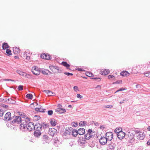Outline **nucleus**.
Returning a JSON list of instances; mask_svg holds the SVG:
<instances>
[{"label":"nucleus","instance_id":"1","mask_svg":"<svg viewBox=\"0 0 150 150\" xmlns=\"http://www.w3.org/2000/svg\"><path fill=\"white\" fill-rule=\"evenodd\" d=\"M135 132L136 134L137 139L140 140H142L144 139L145 136V134L144 132L138 130L135 131Z\"/></svg>","mask_w":150,"mask_h":150},{"label":"nucleus","instance_id":"2","mask_svg":"<svg viewBox=\"0 0 150 150\" xmlns=\"http://www.w3.org/2000/svg\"><path fill=\"white\" fill-rule=\"evenodd\" d=\"M21 119L19 116H14L13 119L12 121L13 124L15 123H20L21 122Z\"/></svg>","mask_w":150,"mask_h":150},{"label":"nucleus","instance_id":"3","mask_svg":"<svg viewBox=\"0 0 150 150\" xmlns=\"http://www.w3.org/2000/svg\"><path fill=\"white\" fill-rule=\"evenodd\" d=\"M49 68L54 73H57L59 72V68L57 66L51 65L49 66Z\"/></svg>","mask_w":150,"mask_h":150},{"label":"nucleus","instance_id":"4","mask_svg":"<svg viewBox=\"0 0 150 150\" xmlns=\"http://www.w3.org/2000/svg\"><path fill=\"white\" fill-rule=\"evenodd\" d=\"M27 129L29 131H31L34 130L35 127L34 124L32 122H29L26 125Z\"/></svg>","mask_w":150,"mask_h":150},{"label":"nucleus","instance_id":"5","mask_svg":"<svg viewBox=\"0 0 150 150\" xmlns=\"http://www.w3.org/2000/svg\"><path fill=\"white\" fill-rule=\"evenodd\" d=\"M32 73L35 75H38L40 74V71L38 67L36 66L33 67L32 69Z\"/></svg>","mask_w":150,"mask_h":150},{"label":"nucleus","instance_id":"6","mask_svg":"<svg viewBox=\"0 0 150 150\" xmlns=\"http://www.w3.org/2000/svg\"><path fill=\"white\" fill-rule=\"evenodd\" d=\"M106 138L108 141H110L113 137V134L112 132H108L106 134Z\"/></svg>","mask_w":150,"mask_h":150},{"label":"nucleus","instance_id":"7","mask_svg":"<svg viewBox=\"0 0 150 150\" xmlns=\"http://www.w3.org/2000/svg\"><path fill=\"white\" fill-rule=\"evenodd\" d=\"M41 57L43 59L47 60H49L51 59V56L49 54L45 53H42L40 55Z\"/></svg>","mask_w":150,"mask_h":150},{"label":"nucleus","instance_id":"8","mask_svg":"<svg viewBox=\"0 0 150 150\" xmlns=\"http://www.w3.org/2000/svg\"><path fill=\"white\" fill-rule=\"evenodd\" d=\"M30 54L29 50L25 51L24 53L23 57L27 60H29L30 59Z\"/></svg>","mask_w":150,"mask_h":150},{"label":"nucleus","instance_id":"9","mask_svg":"<svg viewBox=\"0 0 150 150\" xmlns=\"http://www.w3.org/2000/svg\"><path fill=\"white\" fill-rule=\"evenodd\" d=\"M107 141L108 140L106 137H103L100 139H99V142L101 144L105 145L106 144Z\"/></svg>","mask_w":150,"mask_h":150},{"label":"nucleus","instance_id":"10","mask_svg":"<svg viewBox=\"0 0 150 150\" xmlns=\"http://www.w3.org/2000/svg\"><path fill=\"white\" fill-rule=\"evenodd\" d=\"M125 134H126L125 132L122 131L119 133L117 134V137L119 139L121 140L125 137Z\"/></svg>","mask_w":150,"mask_h":150},{"label":"nucleus","instance_id":"11","mask_svg":"<svg viewBox=\"0 0 150 150\" xmlns=\"http://www.w3.org/2000/svg\"><path fill=\"white\" fill-rule=\"evenodd\" d=\"M110 73V71L108 69H102L100 71V74L104 75H106Z\"/></svg>","mask_w":150,"mask_h":150},{"label":"nucleus","instance_id":"12","mask_svg":"<svg viewBox=\"0 0 150 150\" xmlns=\"http://www.w3.org/2000/svg\"><path fill=\"white\" fill-rule=\"evenodd\" d=\"M11 113L10 112H7L4 116V120L6 121H9L11 119Z\"/></svg>","mask_w":150,"mask_h":150},{"label":"nucleus","instance_id":"13","mask_svg":"<svg viewBox=\"0 0 150 150\" xmlns=\"http://www.w3.org/2000/svg\"><path fill=\"white\" fill-rule=\"evenodd\" d=\"M56 130L54 128L50 129L49 130V134L52 136H53L56 134Z\"/></svg>","mask_w":150,"mask_h":150},{"label":"nucleus","instance_id":"14","mask_svg":"<svg viewBox=\"0 0 150 150\" xmlns=\"http://www.w3.org/2000/svg\"><path fill=\"white\" fill-rule=\"evenodd\" d=\"M128 135V137L130 141H133L134 140V135L133 133L129 132Z\"/></svg>","mask_w":150,"mask_h":150},{"label":"nucleus","instance_id":"15","mask_svg":"<svg viewBox=\"0 0 150 150\" xmlns=\"http://www.w3.org/2000/svg\"><path fill=\"white\" fill-rule=\"evenodd\" d=\"M120 75L123 76H129L130 74L127 71H123L121 72Z\"/></svg>","mask_w":150,"mask_h":150},{"label":"nucleus","instance_id":"16","mask_svg":"<svg viewBox=\"0 0 150 150\" xmlns=\"http://www.w3.org/2000/svg\"><path fill=\"white\" fill-rule=\"evenodd\" d=\"M55 111L60 113H62L65 112L66 110L62 108H57L55 110Z\"/></svg>","mask_w":150,"mask_h":150},{"label":"nucleus","instance_id":"17","mask_svg":"<svg viewBox=\"0 0 150 150\" xmlns=\"http://www.w3.org/2000/svg\"><path fill=\"white\" fill-rule=\"evenodd\" d=\"M43 91L46 93L49 96H53L55 95L54 93H53L51 91L48 90H44Z\"/></svg>","mask_w":150,"mask_h":150},{"label":"nucleus","instance_id":"18","mask_svg":"<svg viewBox=\"0 0 150 150\" xmlns=\"http://www.w3.org/2000/svg\"><path fill=\"white\" fill-rule=\"evenodd\" d=\"M13 52L14 54H18L19 53L20 51V49L17 47H14L13 48Z\"/></svg>","mask_w":150,"mask_h":150},{"label":"nucleus","instance_id":"19","mask_svg":"<svg viewBox=\"0 0 150 150\" xmlns=\"http://www.w3.org/2000/svg\"><path fill=\"white\" fill-rule=\"evenodd\" d=\"M77 132L79 135H83L85 133V130L83 128H80L78 129Z\"/></svg>","mask_w":150,"mask_h":150},{"label":"nucleus","instance_id":"20","mask_svg":"<svg viewBox=\"0 0 150 150\" xmlns=\"http://www.w3.org/2000/svg\"><path fill=\"white\" fill-rule=\"evenodd\" d=\"M41 134L39 130H36L34 132V134L35 137H38L41 135Z\"/></svg>","mask_w":150,"mask_h":150},{"label":"nucleus","instance_id":"21","mask_svg":"<svg viewBox=\"0 0 150 150\" xmlns=\"http://www.w3.org/2000/svg\"><path fill=\"white\" fill-rule=\"evenodd\" d=\"M9 46L7 43L4 42L2 45V48L3 50H6L9 47Z\"/></svg>","mask_w":150,"mask_h":150},{"label":"nucleus","instance_id":"22","mask_svg":"<svg viewBox=\"0 0 150 150\" xmlns=\"http://www.w3.org/2000/svg\"><path fill=\"white\" fill-rule=\"evenodd\" d=\"M61 64L63 66L66 67L67 69H69V68L70 67V65L67 63L65 62H62L61 63Z\"/></svg>","mask_w":150,"mask_h":150},{"label":"nucleus","instance_id":"23","mask_svg":"<svg viewBox=\"0 0 150 150\" xmlns=\"http://www.w3.org/2000/svg\"><path fill=\"white\" fill-rule=\"evenodd\" d=\"M122 131V129L121 127L117 128L115 130V132L116 133H117V134Z\"/></svg>","mask_w":150,"mask_h":150},{"label":"nucleus","instance_id":"24","mask_svg":"<svg viewBox=\"0 0 150 150\" xmlns=\"http://www.w3.org/2000/svg\"><path fill=\"white\" fill-rule=\"evenodd\" d=\"M92 134L87 133L85 135V137L86 139L89 140L92 137Z\"/></svg>","mask_w":150,"mask_h":150},{"label":"nucleus","instance_id":"25","mask_svg":"<svg viewBox=\"0 0 150 150\" xmlns=\"http://www.w3.org/2000/svg\"><path fill=\"white\" fill-rule=\"evenodd\" d=\"M72 132V135L74 137H76L78 134L77 131L76 129H73Z\"/></svg>","mask_w":150,"mask_h":150},{"label":"nucleus","instance_id":"26","mask_svg":"<svg viewBox=\"0 0 150 150\" xmlns=\"http://www.w3.org/2000/svg\"><path fill=\"white\" fill-rule=\"evenodd\" d=\"M51 124L52 126H55L56 125L57 122L54 119H52L50 121Z\"/></svg>","mask_w":150,"mask_h":150},{"label":"nucleus","instance_id":"27","mask_svg":"<svg viewBox=\"0 0 150 150\" xmlns=\"http://www.w3.org/2000/svg\"><path fill=\"white\" fill-rule=\"evenodd\" d=\"M17 72L19 75L23 76H25L26 75V73L23 72L19 70H17Z\"/></svg>","mask_w":150,"mask_h":150},{"label":"nucleus","instance_id":"28","mask_svg":"<svg viewBox=\"0 0 150 150\" xmlns=\"http://www.w3.org/2000/svg\"><path fill=\"white\" fill-rule=\"evenodd\" d=\"M108 78L109 79L112 80L113 81H115L116 80L115 77L113 75H110L108 76Z\"/></svg>","mask_w":150,"mask_h":150},{"label":"nucleus","instance_id":"29","mask_svg":"<svg viewBox=\"0 0 150 150\" xmlns=\"http://www.w3.org/2000/svg\"><path fill=\"white\" fill-rule=\"evenodd\" d=\"M85 140H84V139L83 138H81L79 139V142L80 144H84L85 143Z\"/></svg>","mask_w":150,"mask_h":150},{"label":"nucleus","instance_id":"30","mask_svg":"<svg viewBox=\"0 0 150 150\" xmlns=\"http://www.w3.org/2000/svg\"><path fill=\"white\" fill-rule=\"evenodd\" d=\"M86 125V122L85 121H81L79 123V125L80 126H85Z\"/></svg>","mask_w":150,"mask_h":150},{"label":"nucleus","instance_id":"31","mask_svg":"<svg viewBox=\"0 0 150 150\" xmlns=\"http://www.w3.org/2000/svg\"><path fill=\"white\" fill-rule=\"evenodd\" d=\"M6 53L8 55H12V53L10 50L7 49L6 50Z\"/></svg>","mask_w":150,"mask_h":150},{"label":"nucleus","instance_id":"32","mask_svg":"<svg viewBox=\"0 0 150 150\" xmlns=\"http://www.w3.org/2000/svg\"><path fill=\"white\" fill-rule=\"evenodd\" d=\"M35 110L37 111H40V112H45V109H42L41 108H35Z\"/></svg>","mask_w":150,"mask_h":150},{"label":"nucleus","instance_id":"33","mask_svg":"<svg viewBox=\"0 0 150 150\" xmlns=\"http://www.w3.org/2000/svg\"><path fill=\"white\" fill-rule=\"evenodd\" d=\"M33 95L31 94H28L26 96V97L30 99H32L33 98Z\"/></svg>","mask_w":150,"mask_h":150},{"label":"nucleus","instance_id":"34","mask_svg":"<svg viewBox=\"0 0 150 150\" xmlns=\"http://www.w3.org/2000/svg\"><path fill=\"white\" fill-rule=\"evenodd\" d=\"M43 139L44 141H47L49 140V138L48 136L45 135L43 136Z\"/></svg>","mask_w":150,"mask_h":150},{"label":"nucleus","instance_id":"35","mask_svg":"<svg viewBox=\"0 0 150 150\" xmlns=\"http://www.w3.org/2000/svg\"><path fill=\"white\" fill-rule=\"evenodd\" d=\"M113 106L112 105H107L104 106H103V108L105 109L106 108H111Z\"/></svg>","mask_w":150,"mask_h":150},{"label":"nucleus","instance_id":"36","mask_svg":"<svg viewBox=\"0 0 150 150\" xmlns=\"http://www.w3.org/2000/svg\"><path fill=\"white\" fill-rule=\"evenodd\" d=\"M42 72L43 74L47 75L48 74L49 71L47 70H44L42 71Z\"/></svg>","mask_w":150,"mask_h":150},{"label":"nucleus","instance_id":"37","mask_svg":"<svg viewBox=\"0 0 150 150\" xmlns=\"http://www.w3.org/2000/svg\"><path fill=\"white\" fill-rule=\"evenodd\" d=\"M70 131V130L69 128L66 129L65 130V133L67 134H70V133H71Z\"/></svg>","mask_w":150,"mask_h":150},{"label":"nucleus","instance_id":"38","mask_svg":"<svg viewBox=\"0 0 150 150\" xmlns=\"http://www.w3.org/2000/svg\"><path fill=\"white\" fill-rule=\"evenodd\" d=\"M23 86L22 85H20L18 86V90L19 91H22L23 90Z\"/></svg>","mask_w":150,"mask_h":150},{"label":"nucleus","instance_id":"39","mask_svg":"<svg viewBox=\"0 0 150 150\" xmlns=\"http://www.w3.org/2000/svg\"><path fill=\"white\" fill-rule=\"evenodd\" d=\"M20 126L21 128V129H24L25 127H26V125L25 124H21Z\"/></svg>","mask_w":150,"mask_h":150},{"label":"nucleus","instance_id":"40","mask_svg":"<svg viewBox=\"0 0 150 150\" xmlns=\"http://www.w3.org/2000/svg\"><path fill=\"white\" fill-rule=\"evenodd\" d=\"M86 75L89 77H92L93 76V75L91 73L89 72H87Z\"/></svg>","mask_w":150,"mask_h":150},{"label":"nucleus","instance_id":"41","mask_svg":"<svg viewBox=\"0 0 150 150\" xmlns=\"http://www.w3.org/2000/svg\"><path fill=\"white\" fill-rule=\"evenodd\" d=\"M74 91L76 92H77L79 91L78 87L77 86H74Z\"/></svg>","mask_w":150,"mask_h":150},{"label":"nucleus","instance_id":"42","mask_svg":"<svg viewBox=\"0 0 150 150\" xmlns=\"http://www.w3.org/2000/svg\"><path fill=\"white\" fill-rule=\"evenodd\" d=\"M72 125L74 127H76L77 126L78 124L76 122H74L72 123Z\"/></svg>","mask_w":150,"mask_h":150},{"label":"nucleus","instance_id":"43","mask_svg":"<svg viewBox=\"0 0 150 150\" xmlns=\"http://www.w3.org/2000/svg\"><path fill=\"white\" fill-rule=\"evenodd\" d=\"M122 81L121 80H118L115 82L116 84H122Z\"/></svg>","mask_w":150,"mask_h":150},{"label":"nucleus","instance_id":"44","mask_svg":"<svg viewBox=\"0 0 150 150\" xmlns=\"http://www.w3.org/2000/svg\"><path fill=\"white\" fill-rule=\"evenodd\" d=\"M64 74L67 75V76H69V75H73V74L72 73H67V72H65L64 73Z\"/></svg>","mask_w":150,"mask_h":150},{"label":"nucleus","instance_id":"45","mask_svg":"<svg viewBox=\"0 0 150 150\" xmlns=\"http://www.w3.org/2000/svg\"><path fill=\"white\" fill-rule=\"evenodd\" d=\"M53 113V111L52 110H49L48 111V114L49 115H51Z\"/></svg>","mask_w":150,"mask_h":150},{"label":"nucleus","instance_id":"46","mask_svg":"<svg viewBox=\"0 0 150 150\" xmlns=\"http://www.w3.org/2000/svg\"><path fill=\"white\" fill-rule=\"evenodd\" d=\"M77 97L79 98H81L83 96L81 95L80 94H77Z\"/></svg>","mask_w":150,"mask_h":150},{"label":"nucleus","instance_id":"47","mask_svg":"<svg viewBox=\"0 0 150 150\" xmlns=\"http://www.w3.org/2000/svg\"><path fill=\"white\" fill-rule=\"evenodd\" d=\"M92 130L91 129H89L88 131V133L90 134H92Z\"/></svg>","mask_w":150,"mask_h":150},{"label":"nucleus","instance_id":"48","mask_svg":"<svg viewBox=\"0 0 150 150\" xmlns=\"http://www.w3.org/2000/svg\"><path fill=\"white\" fill-rule=\"evenodd\" d=\"M125 88H120V89H119V90H117L116 92H116H117L118 91H123V90H125Z\"/></svg>","mask_w":150,"mask_h":150},{"label":"nucleus","instance_id":"49","mask_svg":"<svg viewBox=\"0 0 150 150\" xmlns=\"http://www.w3.org/2000/svg\"><path fill=\"white\" fill-rule=\"evenodd\" d=\"M100 129H103L105 128V126L103 125H101L100 126Z\"/></svg>","mask_w":150,"mask_h":150},{"label":"nucleus","instance_id":"50","mask_svg":"<svg viewBox=\"0 0 150 150\" xmlns=\"http://www.w3.org/2000/svg\"><path fill=\"white\" fill-rule=\"evenodd\" d=\"M62 105L61 104H59L57 105L58 108H62Z\"/></svg>","mask_w":150,"mask_h":150},{"label":"nucleus","instance_id":"51","mask_svg":"<svg viewBox=\"0 0 150 150\" xmlns=\"http://www.w3.org/2000/svg\"><path fill=\"white\" fill-rule=\"evenodd\" d=\"M125 100H123L122 101H121L120 103L121 104V103H124L125 101H127V99H125Z\"/></svg>","mask_w":150,"mask_h":150},{"label":"nucleus","instance_id":"52","mask_svg":"<svg viewBox=\"0 0 150 150\" xmlns=\"http://www.w3.org/2000/svg\"><path fill=\"white\" fill-rule=\"evenodd\" d=\"M145 75L146 77H149V73H146L144 74Z\"/></svg>","mask_w":150,"mask_h":150},{"label":"nucleus","instance_id":"53","mask_svg":"<svg viewBox=\"0 0 150 150\" xmlns=\"http://www.w3.org/2000/svg\"><path fill=\"white\" fill-rule=\"evenodd\" d=\"M77 70L80 71H83L84 70L81 68H78Z\"/></svg>","mask_w":150,"mask_h":150},{"label":"nucleus","instance_id":"54","mask_svg":"<svg viewBox=\"0 0 150 150\" xmlns=\"http://www.w3.org/2000/svg\"><path fill=\"white\" fill-rule=\"evenodd\" d=\"M3 107L4 108H7L8 107V106L6 105H3Z\"/></svg>","mask_w":150,"mask_h":150},{"label":"nucleus","instance_id":"55","mask_svg":"<svg viewBox=\"0 0 150 150\" xmlns=\"http://www.w3.org/2000/svg\"><path fill=\"white\" fill-rule=\"evenodd\" d=\"M147 144L148 145H150V139L147 142Z\"/></svg>","mask_w":150,"mask_h":150},{"label":"nucleus","instance_id":"56","mask_svg":"<svg viewBox=\"0 0 150 150\" xmlns=\"http://www.w3.org/2000/svg\"><path fill=\"white\" fill-rule=\"evenodd\" d=\"M5 80L9 81H14V80H11V79H6V80Z\"/></svg>","mask_w":150,"mask_h":150},{"label":"nucleus","instance_id":"57","mask_svg":"<svg viewBox=\"0 0 150 150\" xmlns=\"http://www.w3.org/2000/svg\"><path fill=\"white\" fill-rule=\"evenodd\" d=\"M14 57L16 59H19V57L18 56H15Z\"/></svg>","mask_w":150,"mask_h":150},{"label":"nucleus","instance_id":"58","mask_svg":"<svg viewBox=\"0 0 150 150\" xmlns=\"http://www.w3.org/2000/svg\"><path fill=\"white\" fill-rule=\"evenodd\" d=\"M147 129L150 131V126L147 127Z\"/></svg>","mask_w":150,"mask_h":150},{"label":"nucleus","instance_id":"59","mask_svg":"<svg viewBox=\"0 0 150 150\" xmlns=\"http://www.w3.org/2000/svg\"><path fill=\"white\" fill-rule=\"evenodd\" d=\"M26 119L27 120V121H30V119L28 118H26Z\"/></svg>","mask_w":150,"mask_h":150},{"label":"nucleus","instance_id":"60","mask_svg":"<svg viewBox=\"0 0 150 150\" xmlns=\"http://www.w3.org/2000/svg\"><path fill=\"white\" fill-rule=\"evenodd\" d=\"M8 100L9 101H11V100H12V99H8Z\"/></svg>","mask_w":150,"mask_h":150},{"label":"nucleus","instance_id":"61","mask_svg":"<svg viewBox=\"0 0 150 150\" xmlns=\"http://www.w3.org/2000/svg\"><path fill=\"white\" fill-rule=\"evenodd\" d=\"M149 73V77H150V72L148 73Z\"/></svg>","mask_w":150,"mask_h":150},{"label":"nucleus","instance_id":"62","mask_svg":"<svg viewBox=\"0 0 150 150\" xmlns=\"http://www.w3.org/2000/svg\"><path fill=\"white\" fill-rule=\"evenodd\" d=\"M39 118H38V119H40V117H39Z\"/></svg>","mask_w":150,"mask_h":150},{"label":"nucleus","instance_id":"63","mask_svg":"<svg viewBox=\"0 0 150 150\" xmlns=\"http://www.w3.org/2000/svg\"><path fill=\"white\" fill-rule=\"evenodd\" d=\"M11 103H13V102Z\"/></svg>","mask_w":150,"mask_h":150},{"label":"nucleus","instance_id":"64","mask_svg":"<svg viewBox=\"0 0 150 150\" xmlns=\"http://www.w3.org/2000/svg\"><path fill=\"white\" fill-rule=\"evenodd\" d=\"M35 117H37V116H35Z\"/></svg>","mask_w":150,"mask_h":150}]
</instances>
